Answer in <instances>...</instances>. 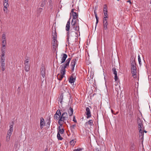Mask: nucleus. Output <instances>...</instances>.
Segmentation results:
<instances>
[{
    "mask_svg": "<svg viewBox=\"0 0 151 151\" xmlns=\"http://www.w3.org/2000/svg\"><path fill=\"white\" fill-rule=\"evenodd\" d=\"M130 63L131 64V69L132 76H136L137 74V68L135 59L133 58H132L131 60Z\"/></svg>",
    "mask_w": 151,
    "mask_h": 151,
    "instance_id": "1",
    "label": "nucleus"
},
{
    "mask_svg": "<svg viewBox=\"0 0 151 151\" xmlns=\"http://www.w3.org/2000/svg\"><path fill=\"white\" fill-rule=\"evenodd\" d=\"M114 79L115 81H117L118 80V77L117 76V74H114Z\"/></svg>",
    "mask_w": 151,
    "mask_h": 151,
    "instance_id": "46",
    "label": "nucleus"
},
{
    "mask_svg": "<svg viewBox=\"0 0 151 151\" xmlns=\"http://www.w3.org/2000/svg\"><path fill=\"white\" fill-rule=\"evenodd\" d=\"M95 151H101V150H99L98 148H97L96 149Z\"/></svg>",
    "mask_w": 151,
    "mask_h": 151,
    "instance_id": "52",
    "label": "nucleus"
},
{
    "mask_svg": "<svg viewBox=\"0 0 151 151\" xmlns=\"http://www.w3.org/2000/svg\"><path fill=\"white\" fill-rule=\"evenodd\" d=\"M8 6H4V8L3 9V11L5 13H6L7 11V7Z\"/></svg>",
    "mask_w": 151,
    "mask_h": 151,
    "instance_id": "38",
    "label": "nucleus"
},
{
    "mask_svg": "<svg viewBox=\"0 0 151 151\" xmlns=\"http://www.w3.org/2000/svg\"><path fill=\"white\" fill-rule=\"evenodd\" d=\"M68 116L67 113L66 112H64L62 115L61 114V117L59 120L64 122L65 120L68 119Z\"/></svg>",
    "mask_w": 151,
    "mask_h": 151,
    "instance_id": "3",
    "label": "nucleus"
},
{
    "mask_svg": "<svg viewBox=\"0 0 151 151\" xmlns=\"http://www.w3.org/2000/svg\"><path fill=\"white\" fill-rule=\"evenodd\" d=\"M76 74L75 73H73L69 78V82L71 84L73 83L75 81L76 79Z\"/></svg>",
    "mask_w": 151,
    "mask_h": 151,
    "instance_id": "6",
    "label": "nucleus"
},
{
    "mask_svg": "<svg viewBox=\"0 0 151 151\" xmlns=\"http://www.w3.org/2000/svg\"><path fill=\"white\" fill-rule=\"evenodd\" d=\"M5 58L4 57H1L0 58V63L5 62Z\"/></svg>",
    "mask_w": 151,
    "mask_h": 151,
    "instance_id": "41",
    "label": "nucleus"
},
{
    "mask_svg": "<svg viewBox=\"0 0 151 151\" xmlns=\"http://www.w3.org/2000/svg\"><path fill=\"white\" fill-rule=\"evenodd\" d=\"M12 133L7 132V135L6 138V141L8 142L9 141L10 139V137L12 134Z\"/></svg>",
    "mask_w": 151,
    "mask_h": 151,
    "instance_id": "16",
    "label": "nucleus"
},
{
    "mask_svg": "<svg viewBox=\"0 0 151 151\" xmlns=\"http://www.w3.org/2000/svg\"><path fill=\"white\" fill-rule=\"evenodd\" d=\"M72 15L73 16V18L72 22V24H74V23H75V22H77V20L78 21V20L76 19L78 15L76 13H73L72 14Z\"/></svg>",
    "mask_w": 151,
    "mask_h": 151,
    "instance_id": "10",
    "label": "nucleus"
},
{
    "mask_svg": "<svg viewBox=\"0 0 151 151\" xmlns=\"http://www.w3.org/2000/svg\"><path fill=\"white\" fill-rule=\"evenodd\" d=\"M138 124V127L139 130V132H141L142 129H143V122L139 118H138L137 120Z\"/></svg>",
    "mask_w": 151,
    "mask_h": 151,
    "instance_id": "2",
    "label": "nucleus"
},
{
    "mask_svg": "<svg viewBox=\"0 0 151 151\" xmlns=\"http://www.w3.org/2000/svg\"><path fill=\"white\" fill-rule=\"evenodd\" d=\"M138 60L139 63L140 64V65H141V59H140V58L139 55L138 56Z\"/></svg>",
    "mask_w": 151,
    "mask_h": 151,
    "instance_id": "43",
    "label": "nucleus"
},
{
    "mask_svg": "<svg viewBox=\"0 0 151 151\" xmlns=\"http://www.w3.org/2000/svg\"><path fill=\"white\" fill-rule=\"evenodd\" d=\"M87 123L90 126H92L93 125V121L92 120H89L88 122H86V123Z\"/></svg>",
    "mask_w": 151,
    "mask_h": 151,
    "instance_id": "32",
    "label": "nucleus"
},
{
    "mask_svg": "<svg viewBox=\"0 0 151 151\" xmlns=\"http://www.w3.org/2000/svg\"><path fill=\"white\" fill-rule=\"evenodd\" d=\"M70 144L72 145H74V140H72L70 142Z\"/></svg>",
    "mask_w": 151,
    "mask_h": 151,
    "instance_id": "47",
    "label": "nucleus"
},
{
    "mask_svg": "<svg viewBox=\"0 0 151 151\" xmlns=\"http://www.w3.org/2000/svg\"><path fill=\"white\" fill-rule=\"evenodd\" d=\"M27 1H28V0H26Z\"/></svg>",
    "mask_w": 151,
    "mask_h": 151,
    "instance_id": "63",
    "label": "nucleus"
},
{
    "mask_svg": "<svg viewBox=\"0 0 151 151\" xmlns=\"http://www.w3.org/2000/svg\"><path fill=\"white\" fill-rule=\"evenodd\" d=\"M61 69L60 70V74L61 75L63 76H64V75L65 74V69L66 68L65 67L61 66Z\"/></svg>",
    "mask_w": 151,
    "mask_h": 151,
    "instance_id": "17",
    "label": "nucleus"
},
{
    "mask_svg": "<svg viewBox=\"0 0 151 151\" xmlns=\"http://www.w3.org/2000/svg\"><path fill=\"white\" fill-rule=\"evenodd\" d=\"M52 39H53V42L58 43V42L57 40V35L55 30V31L54 32H52Z\"/></svg>",
    "mask_w": 151,
    "mask_h": 151,
    "instance_id": "11",
    "label": "nucleus"
},
{
    "mask_svg": "<svg viewBox=\"0 0 151 151\" xmlns=\"http://www.w3.org/2000/svg\"><path fill=\"white\" fill-rule=\"evenodd\" d=\"M1 46H5L6 44V40H2Z\"/></svg>",
    "mask_w": 151,
    "mask_h": 151,
    "instance_id": "37",
    "label": "nucleus"
},
{
    "mask_svg": "<svg viewBox=\"0 0 151 151\" xmlns=\"http://www.w3.org/2000/svg\"><path fill=\"white\" fill-rule=\"evenodd\" d=\"M70 20H68L66 24V30L67 31H68L69 30L70 28Z\"/></svg>",
    "mask_w": 151,
    "mask_h": 151,
    "instance_id": "22",
    "label": "nucleus"
},
{
    "mask_svg": "<svg viewBox=\"0 0 151 151\" xmlns=\"http://www.w3.org/2000/svg\"><path fill=\"white\" fill-rule=\"evenodd\" d=\"M64 132V130L63 129H58V133H59V134H62Z\"/></svg>",
    "mask_w": 151,
    "mask_h": 151,
    "instance_id": "31",
    "label": "nucleus"
},
{
    "mask_svg": "<svg viewBox=\"0 0 151 151\" xmlns=\"http://www.w3.org/2000/svg\"><path fill=\"white\" fill-rule=\"evenodd\" d=\"M150 3L151 4V0H150Z\"/></svg>",
    "mask_w": 151,
    "mask_h": 151,
    "instance_id": "62",
    "label": "nucleus"
},
{
    "mask_svg": "<svg viewBox=\"0 0 151 151\" xmlns=\"http://www.w3.org/2000/svg\"><path fill=\"white\" fill-rule=\"evenodd\" d=\"M94 14H95V16L96 18V27H95L96 28V26H97V24H98V22H99L98 18L97 17V14L96 12V10H94Z\"/></svg>",
    "mask_w": 151,
    "mask_h": 151,
    "instance_id": "19",
    "label": "nucleus"
},
{
    "mask_svg": "<svg viewBox=\"0 0 151 151\" xmlns=\"http://www.w3.org/2000/svg\"><path fill=\"white\" fill-rule=\"evenodd\" d=\"M103 12L104 14V17H108L107 14V6L106 4H104V5Z\"/></svg>",
    "mask_w": 151,
    "mask_h": 151,
    "instance_id": "13",
    "label": "nucleus"
},
{
    "mask_svg": "<svg viewBox=\"0 0 151 151\" xmlns=\"http://www.w3.org/2000/svg\"><path fill=\"white\" fill-rule=\"evenodd\" d=\"M61 113L60 109L58 110L54 115V118L56 120H59L61 117Z\"/></svg>",
    "mask_w": 151,
    "mask_h": 151,
    "instance_id": "7",
    "label": "nucleus"
},
{
    "mask_svg": "<svg viewBox=\"0 0 151 151\" xmlns=\"http://www.w3.org/2000/svg\"><path fill=\"white\" fill-rule=\"evenodd\" d=\"M131 116H132L133 115V112L132 111L130 112V114H129Z\"/></svg>",
    "mask_w": 151,
    "mask_h": 151,
    "instance_id": "57",
    "label": "nucleus"
},
{
    "mask_svg": "<svg viewBox=\"0 0 151 151\" xmlns=\"http://www.w3.org/2000/svg\"><path fill=\"white\" fill-rule=\"evenodd\" d=\"M113 73L114 74H117V71H116V69L115 67L113 68L112 69Z\"/></svg>",
    "mask_w": 151,
    "mask_h": 151,
    "instance_id": "39",
    "label": "nucleus"
},
{
    "mask_svg": "<svg viewBox=\"0 0 151 151\" xmlns=\"http://www.w3.org/2000/svg\"><path fill=\"white\" fill-rule=\"evenodd\" d=\"M77 58H73L72 59L71 63L70 65L71 67V71L73 72L74 70V67L75 66L76 62L78 60Z\"/></svg>",
    "mask_w": 151,
    "mask_h": 151,
    "instance_id": "8",
    "label": "nucleus"
},
{
    "mask_svg": "<svg viewBox=\"0 0 151 151\" xmlns=\"http://www.w3.org/2000/svg\"><path fill=\"white\" fill-rule=\"evenodd\" d=\"M41 74L42 76L44 78L45 76V70L44 68H42L41 69Z\"/></svg>",
    "mask_w": 151,
    "mask_h": 151,
    "instance_id": "21",
    "label": "nucleus"
},
{
    "mask_svg": "<svg viewBox=\"0 0 151 151\" xmlns=\"http://www.w3.org/2000/svg\"><path fill=\"white\" fill-rule=\"evenodd\" d=\"M18 143H19V142H18V141H16L14 144V147H17V145H18Z\"/></svg>",
    "mask_w": 151,
    "mask_h": 151,
    "instance_id": "45",
    "label": "nucleus"
},
{
    "mask_svg": "<svg viewBox=\"0 0 151 151\" xmlns=\"http://www.w3.org/2000/svg\"><path fill=\"white\" fill-rule=\"evenodd\" d=\"M50 118H49V122L47 123V124L49 126H50Z\"/></svg>",
    "mask_w": 151,
    "mask_h": 151,
    "instance_id": "51",
    "label": "nucleus"
},
{
    "mask_svg": "<svg viewBox=\"0 0 151 151\" xmlns=\"http://www.w3.org/2000/svg\"><path fill=\"white\" fill-rule=\"evenodd\" d=\"M69 37H67V41L68 42V44H69Z\"/></svg>",
    "mask_w": 151,
    "mask_h": 151,
    "instance_id": "56",
    "label": "nucleus"
},
{
    "mask_svg": "<svg viewBox=\"0 0 151 151\" xmlns=\"http://www.w3.org/2000/svg\"><path fill=\"white\" fill-rule=\"evenodd\" d=\"M43 2H45V1H46V0H43Z\"/></svg>",
    "mask_w": 151,
    "mask_h": 151,
    "instance_id": "60",
    "label": "nucleus"
},
{
    "mask_svg": "<svg viewBox=\"0 0 151 151\" xmlns=\"http://www.w3.org/2000/svg\"><path fill=\"white\" fill-rule=\"evenodd\" d=\"M143 132H145L146 133L147 132L145 130H144V127L143 128Z\"/></svg>",
    "mask_w": 151,
    "mask_h": 151,
    "instance_id": "55",
    "label": "nucleus"
},
{
    "mask_svg": "<svg viewBox=\"0 0 151 151\" xmlns=\"http://www.w3.org/2000/svg\"><path fill=\"white\" fill-rule=\"evenodd\" d=\"M6 47L5 46H1V52H5Z\"/></svg>",
    "mask_w": 151,
    "mask_h": 151,
    "instance_id": "27",
    "label": "nucleus"
},
{
    "mask_svg": "<svg viewBox=\"0 0 151 151\" xmlns=\"http://www.w3.org/2000/svg\"><path fill=\"white\" fill-rule=\"evenodd\" d=\"M1 65V68L2 71H4L5 69V62L0 63Z\"/></svg>",
    "mask_w": 151,
    "mask_h": 151,
    "instance_id": "24",
    "label": "nucleus"
},
{
    "mask_svg": "<svg viewBox=\"0 0 151 151\" xmlns=\"http://www.w3.org/2000/svg\"><path fill=\"white\" fill-rule=\"evenodd\" d=\"M60 134L59 133H58L57 134V137L58 139L59 140H62L63 139V138L60 136Z\"/></svg>",
    "mask_w": 151,
    "mask_h": 151,
    "instance_id": "33",
    "label": "nucleus"
},
{
    "mask_svg": "<svg viewBox=\"0 0 151 151\" xmlns=\"http://www.w3.org/2000/svg\"><path fill=\"white\" fill-rule=\"evenodd\" d=\"M45 125V120L43 118L41 117L40 118V129H42L43 126Z\"/></svg>",
    "mask_w": 151,
    "mask_h": 151,
    "instance_id": "14",
    "label": "nucleus"
},
{
    "mask_svg": "<svg viewBox=\"0 0 151 151\" xmlns=\"http://www.w3.org/2000/svg\"><path fill=\"white\" fill-rule=\"evenodd\" d=\"M73 122H75V123H76L77 122V121H76V119L75 116H74L73 117Z\"/></svg>",
    "mask_w": 151,
    "mask_h": 151,
    "instance_id": "49",
    "label": "nucleus"
},
{
    "mask_svg": "<svg viewBox=\"0 0 151 151\" xmlns=\"http://www.w3.org/2000/svg\"><path fill=\"white\" fill-rule=\"evenodd\" d=\"M71 60V58H68L65 62V64H63L61 66H63L65 68H66L68 67L69 64Z\"/></svg>",
    "mask_w": 151,
    "mask_h": 151,
    "instance_id": "12",
    "label": "nucleus"
},
{
    "mask_svg": "<svg viewBox=\"0 0 151 151\" xmlns=\"http://www.w3.org/2000/svg\"><path fill=\"white\" fill-rule=\"evenodd\" d=\"M29 59H27L25 60L24 62V64L25 65H29Z\"/></svg>",
    "mask_w": 151,
    "mask_h": 151,
    "instance_id": "36",
    "label": "nucleus"
},
{
    "mask_svg": "<svg viewBox=\"0 0 151 151\" xmlns=\"http://www.w3.org/2000/svg\"><path fill=\"white\" fill-rule=\"evenodd\" d=\"M63 95L62 94L60 96V101L61 103L62 102V101L63 99Z\"/></svg>",
    "mask_w": 151,
    "mask_h": 151,
    "instance_id": "42",
    "label": "nucleus"
},
{
    "mask_svg": "<svg viewBox=\"0 0 151 151\" xmlns=\"http://www.w3.org/2000/svg\"><path fill=\"white\" fill-rule=\"evenodd\" d=\"M108 17H104L103 18V30H106L107 29L108 27V21L107 18Z\"/></svg>",
    "mask_w": 151,
    "mask_h": 151,
    "instance_id": "4",
    "label": "nucleus"
},
{
    "mask_svg": "<svg viewBox=\"0 0 151 151\" xmlns=\"http://www.w3.org/2000/svg\"><path fill=\"white\" fill-rule=\"evenodd\" d=\"M13 124H14V122H12V124H11L10 126H9L10 128L9 129V130L7 132H10L12 133V132H13Z\"/></svg>",
    "mask_w": 151,
    "mask_h": 151,
    "instance_id": "23",
    "label": "nucleus"
},
{
    "mask_svg": "<svg viewBox=\"0 0 151 151\" xmlns=\"http://www.w3.org/2000/svg\"><path fill=\"white\" fill-rule=\"evenodd\" d=\"M67 57V55L65 53L63 54V57L61 59V63H63L65 62Z\"/></svg>",
    "mask_w": 151,
    "mask_h": 151,
    "instance_id": "18",
    "label": "nucleus"
},
{
    "mask_svg": "<svg viewBox=\"0 0 151 151\" xmlns=\"http://www.w3.org/2000/svg\"><path fill=\"white\" fill-rule=\"evenodd\" d=\"M62 122H63L62 121H60V120H58V123L60 125V126L59 127L58 129H62V124H63Z\"/></svg>",
    "mask_w": 151,
    "mask_h": 151,
    "instance_id": "29",
    "label": "nucleus"
},
{
    "mask_svg": "<svg viewBox=\"0 0 151 151\" xmlns=\"http://www.w3.org/2000/svg\"><path fill=\"white\" fill-rule=\"evenodd\" d=\"M4 6H9L8 0H4Z\"/></svg>",
    "mask_w": 151,
    "mask_h": 151,
    "instance_id": "30",
    "label": "nucleus"
},
{
    "mask_svg": "<svg viewBox=\"0 0 151 151\" xmlns=\"http://www.w3.org/2000/svg\"><path fill=\"white\" fill-rule=\"evenodd\" d=\"M77 22H75V23H74V24H72V22H71V25L72 27L74 29L75 31V33H78V32H79V28L78 26V24H77Z\"/></svg>",
    "mask_w": 151,
    "mask_h": 151,
    "instance_id": "5",
    "label": "nucleus"
},
{
    "mask_svg": "<svg viewBox=\"0 0 151 151\" xmlns=\"http://www.w3.org/2000/svg\"><path fill=\"white\" fill-rule=\"evenodd\" d=\"M111 111L112 113H113V111L112 110H111Z\"/></svg>",
    "mask_w": 151,
    "mask_h": 151,
    "instance_id": "59",
    "label": "nucleus"
},
{
    "mask_svg": "<svg viewBox=\"0 0 151 151\" xmlns=\"http://www.w3.org/2000/svg\"><path fill=\"white\" fill-rule=\"evenodd\" d=\"M82 150V149L80 148H78L77 149H75L73 151H81Z\"/></svg>",
    "mask_w": 151,
    "mask_h": 151,
    "instance_id": "44",
    "label": "nucleus"
},
{
    "mask_svg": "<svg viewBox=\"0 0 151 151\" xmlns=\"http://www.w3.org/2000/svg\"><path fill=\"white\" fill-rule=\"evenodd\" d=\"M74 9H72L71 10V12L73 14V13H74V12H73Z\"/></svg>",
    "mask_w": 151,
    "mask_h": 151,
    "instance_id": "58",
    "label": "nucleus"
},
{
    "mask_svg": "<svg viewBox=\"0 0 151 151\" xmlns=\"http://www.w3.org/2000/svg\"><path fill=\"white\" fill-rule=\"evenodd\" d=\"M68 31V32H67V37H69V31Z\"/></svg>",
    "mask_w": 151,
    "mask_h": 151,
    "instance_id": "53",
    "label": "nucleus"
},
{
    "mask_svg": "<svg viewBox=\"0 0 151 151\" xmlns=\"http://www.w3.org/2000/svg\"><path fill=\"white\" fill-rule=\"evenodd\" d=\"M29 65H25L24 66V69L25 70L27 71L28 72L29 70Z\"/></svg>",
    "mask_w": 151,
    "mask_h": 151,
    "instance_id": "28",
    "label": "nucleus"
},
{
    "mask_svg": "<svg viewBox=\"0 0 151 151\" xmlns=\"http://www.w3.org/2000/svg\"><path fill=\"white\" fill-rule=\"evenodd\" d=\"M127 2L129 3L130 4H132V3L131 2L130 0L127 1Z\"/></svg>",
    "mask_w": 151,
    "mask_h": 151,
    "instance_id": "54",
    "label": "nucleus"
},
{
    "mask_svg": "<svg viewBox=\"0 0 151 151\" xmlns=\"http://www.w3.org/2000/svg\"><path fill=\"white\" fill-rule=\"evenodd\" d=\"M5 53V52H1V54L0 56V57H4Z\"/></svg>",
    "mask_w": 151,
    "mask_h": 151,
    "instance_id": "48",
    "label": "nucleus"
},
{
    "mask_svg": "<svg viewBox=\"0 0 151 151\" xmlns=\"http://www.w3.org/2000/svg\"><path fill=\"white\" fill-rule=\"evenodd\" d=\"M52 50L54 52L56 50V48H57V47L58 46V43H55V42H52Z\"/></svg>",
    "mask_w": 151,
    "mask_h": 151,
    "instance_id": "15",
    "label": "nucleus"
},
{
    "mask_svg": "<svg viewBox=\"0 0 151 151\" xmlns=\"http://www.w3.org/2000/svg\"><path fill=\"white\" fill-rule=\"evenodd\" d=\"M45 3L44 2H42L40 6L41 7H43L44 6V5L45 4Z\"/></svg>",
    "mask_w": 151,
    "mask_h": 151,
    "instance_id": "50",
    "label": "nucleus"
},
{
    "mask_svg": "<svg viewBox=\"0 0 151 151\" xmlns=\"http://www.w3.org/2000/svg\"><path fill=\"white\" fill-rule=\"evenodd\" d=\"M9 144V142H8V145Z\"/></svg>",
    "mask_w": 151,
    "mask_h": 151,
    "instance_id": "61",
    "label": "nucleus"
},
{
    "mask_svg": "<svg viewBox=\"0 0 151 151\" xmlns=\"http://www.w3.org/2000/svg\"><path fill=\"white\" fill-rule=\"evenodd\" d=\"M68 113L69 116H72L73 114V109L70 107L69 109L68 110Z\"/></svg>",
    "mask_w": 151,
    "mask_h": 151,
    "instance_id": "20",
    "label": "nucleus"
},
{
    "mask_svg": "<svg viewBox=\"0 0 151 151\" xmlns=\"http://www.w3.org/2000/svg\"><path fill=\"white\" fill-rule=\"evenodd\" d=\"M1 40H6V37L5 33H4L1 36Z\"/></svg>",
    "mask_w": 151,
    "mask_h": 151,
    "instance_id": "34",
    "label": "nucleus"
},
{
    "mask_svg": "<svg viewBox=\"0 0 151 151\" xmlns=\"http://www.w3.org/2000/svg\"><path fill=\"white\" fill-rule=\"evenodd\" d=\"M76 126V124H73L70 126L71 130L72 131H73L75 129V127Z\"/></svg>",
    "mask_w": 151,
    "mask_h": 151,
    "instance_id": "35",
    "label": "nucleus"
},
{
    "mask_svg": "<svg viewBox=\"0 0 151 151\" xmlns=\"http://www.w3.org/2000/svg\"><path fill=\"white\" fill-rule=\"evenodd\" d=\"M143 129H142L141 132H139V136L141 139H143L144 137V133L143 131Z\"/></svg>",
    "mask_w": 151,
    "mask_h": 151,
    "instance_id": "25",
    "label": "nucleus"
},
{
    "mask_svg": "<svg viewBox=\"0 0 151 151\" xmlns=\"http://www.w3.org/2000/svg\"><path fill=\"white\" fill-rule=\"evenodd\" d=\"M64 76H63L60 74H58L57 76V78L58 80L59 81H61L62 80V78L64 77Z\"/></svg>",
    "mask_w": 151,
    "mask_h": 151,
    "instance_id": "26",
    "label": "nucleus"
},
{
    "mask_svg": "<svg viewBox=\"0 0 151 151\" xmlns=\"http://www.w3.org/2000/svg\"><path fill=\"white\" fill-rule=\"evenodd\" d=\"M86 111L85 114L87 115L86 118L88 119L91 117V114L90 110L89 107H86Z\"/></svg>",
    "mask_w": 151,
    "mask_h": 151,
    "instance_id": "9",
    "label": "nucleus"
},
{
    "mask_svg": "<svg viewBox=\"0 0 151 151\" xmlns=\"http://www.w3.org/2000/svg\"><path fill=\"white\" fill-rule=\"evenodd\" d=\"M43 9L42 8H40L38 9L37 10V12L39 14H40L41 12H42Z\"/></svg>",
    "mask_w": 151,
    "mask_h": 151,
    "instance_id": "40",
    "label": "nucleus"
}]
</instances>
